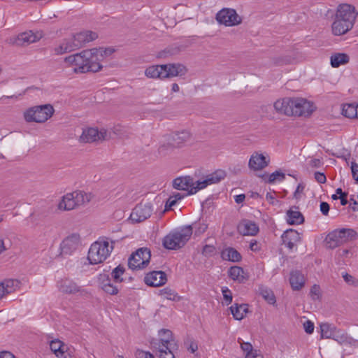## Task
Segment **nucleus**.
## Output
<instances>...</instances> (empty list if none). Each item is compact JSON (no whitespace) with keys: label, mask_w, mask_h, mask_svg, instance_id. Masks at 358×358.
I'll return each mask as SVG.
<instances>
[{"label":"nucleus","mask_w":358,"mask_h":358,"mask_svg":"<svg viewBox=\"0 0 358 358\" xmlns=\"http://www.w3.org/2000/svg\"><path fill=\"white\" fill-rule=\"evenodd\" d=\"M292 106V98L284 97L277 99L273 103V108L275 111L280 115H284L286 116H292L293 110Z\"/></svg>","instance_id":"19"},{"label":"nucleus","mask_w":358,"mask_h":358,"mask_svg":"<svg viewBox=\"0 0 358 358\" xmlns=\"http://www.w3.org/2000/svg\"><path fill=\"white\" fill-rule=\"evenodd\" d=\"M136 358H155L154 355L150 352L142 350H137L136 352Z\"/></svg>","instance_id":"53"},{"label":"nucleus","mask_w":358,"mask_h":358,"mask_svg":"<svg viewBox=\"0 0 358 358\" xmlns=\"http://www.w3.org/2000/svg\"><path fill=\"white\" fill-rule=\"evenodd\" d=\"M315 178L318 182L322 184L324 183L327 180L325 175L320 172H316L315 173Z\"/></svg>","instance_id":"56"},{"label":"nucleus","mask_w":358,"mask_h":358,"mask_svg":"<svg viewBox=\"0 0 358 358\" xmlns=\"http://www.w3.org/2000/svg\"><path fill=\"white\" fill-rule=\"evenodd\" d=\"M54 113L55 109L51 104H44L28 108L24 112L23 116L27 122L44 123Z\"/></svg>","instance_id":"6"},{"label":"nucleus","mask_w":358,"mask_h":358,"mask_svg":"<svg viewBox=\"0 0 358 358\" xmlns=\"http://www.w3.org/2000/svg\"><path fill=\"white\" fill-rule=\"evenodd\" d=\"M41 38V34H35L32 31H29L21 33L17 36L10 37L6 40V42L10 45L26 46L38 41Z\"/></svg>","instance_id":"12"},{"label":"nucleus","mask_w":358,"mask_h":358,"mask_svg":"<svg viewBox=\"0 0 358 358\" xmlns=\"http://www.w3.org/2000/svg\"><path fill=\"white\" fill-rule=\"evenodd\" d=\"M218 23L227 27H233L242 22V17L232 8H222L216 15Z\"/></svg>","instance_id":"9"},{"label":"nucleus","mask_w":358,"mask_h":358,"mask_svg":"<svg viewBox=\"0 0 358 358\" xmlns=\"http://www.w3.org/2000/svg\"><path fill=\"white\" fill-rule=\"evenodd\" d=\"M192 234L190 225L185 226L180 230L170 233L163 240V245L169 250H178L183 247Z\"/></svg>","instance_id":"5"},{"label":"nucleus","mask_w":358,"mask_h":358,"mask_svg":"<svg viewBox=\"0 0 358 358\" xmlns=\"http://www.w3.org/2000/svg\"><path fill=\"white\" fill-rule=\"evenodd\" d=\"M159 295L164 299L173 301H180L182 299V296H178L173 289L169 287L159 290Z\"/></svg>","instance_id":"39"},{"label":"nucleus","mask_w":358,"mask_h":358,"mask_svg":"<svg viewBox=\"0 0 358 358\" xmlns=\"http://www.w3.org/2000/svg\"><path fill=\"white\" fill-rule=\"evenodd\" d=\"M320 210L324 215H327L329 211V205L327 202L320 203Z\"/></svg>","instance_id":"57"},{"label":"nucleus","mask_w":358,"mask_h":358,"mask_svg":"<svg viewBox=\"0 0 358 358\" xmlns=\"http://www.w3.org/2000/svg\"><path fill=\"white\" fill-rule=\"evenodd\" d=\"M287 222L290 225L301 224L304 222L303 215L299 210L298 207L293 206L287 210Z\"/></svg>","instance_id":"30"},{"label":"nucleus","mask_w":358,"mask_h":358,"mask_svg":"<svg viewBox=\"0 0 358 358\" xmlns=\"http://www.w3.org/2000/svg\"><path fill=\"white\" fill-rule=\"evenodd\" d=\"M238 230L243 236H255L259 231V227L255 222L245 220L238 224Z\"/></svg>","instance_id":"27"},{"label":"nucleus","mask_w":358,"mask_h":358,"mask_svg":"<svg viewBox=\"0 0 358 358\" xmlns=\"http://www.w3.org/2000/svg\"><path fill=\"white\" fill-rule=\"evenodd\" d=\"M321 337L322 338H333L338 340L339 338V331L336 328L328 323H323L320 325Z\"/></svg>","instance_id":"33"},{"label":"nucleus","mask_w":358,"mask_h":358,"mask_svg":"<svg viewBox=\"0 0 358 358\" xmlns=\"http://www.w3.org/2000/svg\"><path fill=\"white\" fill-rule=\"evenodd\" d=\"M350 168L353 178L358 182V164L352 162Z\"/></svg>","instance_id":"55"},{"label":"nucleus","mask_w":358,"mask_h":358,"mask_svg":"<svg viewBox=\"0 0 358 358\" xmlns=\"http://www.w3.org/2000/svg\"><path fill=\"white\" fill-rule=\"evenodd\" d=\"M94 195L91 192H87L83 190H76L72 192L66 193L57 203V209L60 211H70L85 206L89 203Z\"/></svg>","instance_id":"3"},{"label":"nucleus","mask_w":358,"mask_h":358,"mask_svg":"<svg viewBox=\"0 0 358 358\" xmlns=\"http://www.w3.org/2000/svg\"><path fill=\"white\" fill-rule=\"evenodd\" d=\"M80 243V236L78 234H72L66 237L60 244V255H71Z\"/></svg>","instance_id":"15"},{"label":"nucleus","mask_w":358,"mask_h":358,"mask_svg":"<svg viewBox=\"0 0 358 358\" xmlns=\"http://www.w3.org/2000/svg\"><path fill=\"white\" fill-rule=\"evenodd\" d=\"M20 287L17 280L7 279L0 282V300L8 294L16 291Z\"/></svg>","instance_id":"28"},{"label":"nucleus","mask_w":358,"mask_h":358,"mask_svg":"<svg viewBox=\"0 0 358 358\" xmlns=\"http://www.w3.org/2000/svg\"><path fill=\"white\" fill-rule=\"evenodd\" d=\"M250 249L252 251L257 252V251H259L260 250V247H259V243L256 241H251L250 242Z\"/></svg>","instance_id":"61"},{"label":"nucleus","mask_w":358,"mask_h":358,"mask_svg":"<svg viewBox=\"0 0 358 358\" xmlns=\"http://www.w3.org/2000/svg\"><path fill=\"white\" fill-rule=\"evenodd\" d=\"M90 50L92 53L94 62L99 64H101V62L103 61L104 58L111 55L114 52V49L111 48L99 49L93 48Z\"/></svg>","instance_id":"35"},{"label":"nucleus","mask_w":358,"mask_h":358,"mask_svg":"<svg viewBox=\"0 0 358 358\" xmlns=\"http://www.w3.org/2000/svg\"><path fill=\"white\" fill-rule=\"evenodd\" d=\"M173 347L168 348V349H162L159 348V350H157L159 352V358H176L174 353H173Z\"/></svg>","instance_id":"46"},{"label":"nucleus","mask_w":358,"mask_h":358,"mask_svg":"<svg viewBox=\"0 0 358 358\" xmlns=\"http://www.w3.org/2000/svg\"><path fill=\"white\" fill-rule=\"evenodd\" d=\"M357 235V234L354 229L343 228L334 230L328 234L324 241L327 248L334 249L355 240Z\"/></svg>","instance_id":"7"},{"label":"nucleus","mask_w":358,"mask_h":358,"mask_svg":"<svg viewBox=\"0 0 358 358\" xmlns=\"http://www.w3.org/2000/svg\"><path fill=\"white\" fill-rule=\"evenodd\" d=\"M215 248L211 245H206L202 250V255L205 257H210L215 255Z\"/></svg>","instance_id":"49"},{"label":"nucleus","mask_w":358,"mask_h":358,"mask_svg":"<svg viewBox=\"0 0 358 358\" xmlns=\"http://www.w3.org/2000/svg\"><path fill=\"white\" fill-rule=\"evenodd\" d=\"M0 358H15V357L9 351H2L0 352Z\"/></svg>","instance_id":"62"},{"label":"nucleus","mask_w":358,"mask_h":358,"mask_svg":"<svg viewBox=\"0 0 358 358\" xmlns=\"http://www.w3.org/2000/svg\"><path fill=\"white\" fill-rule=\"evenodd\" d=\"M187 350L190 352L194 353L198 350L197 343L194 341H190L187 347Z\"/></svg>","instance_id":"59"},{"label":"nucleus","mask_w":358,"mask_h":358,"mask_svg":"<svg viewBox=\"0 0 358 358\" xmlns=\"http://www.w3.org/2000/svg\"><path fill=\"white\" fill-rule=\"evenodd\" d=\"M159 338H152L150 344L153 349L159 350L168 349V348L176 346L171 331L162 329L158 332Z\"/></svg>","instance_id":"11"},{"label":"nucleus","mask_w":358,"mask_h":358,"mask_svg":"<svg viewBox=\"0 0 358 358\" xmlns=\"http://www.w3.org/2000/svg\"><path fill=\"white\" fill-rule=\"evenodd\" d=\"M299 56H296L295 57L292 55H282L277 57L274 59V62L277 65H285L291 64L294 62L296 59H299Z\"/></svg>","instance_id":"42"},{"label":"nucleus","mask_w":358,"mask_h":358,"mask_svg":"<svg viewBox=\"0 0 358 358\" xmlns=\"http://www.w3.org/2000/svg\"><path fill=\"white\" fill-rule=\"evenodd\" d=\"M309 164L311 167H320L322 162L319 159H313L310 161Z\"/></svg>","instance_id":"63"},{"label":"nucleus","mask_w":358,"mask_h":358,"mask_svg":"<svg viewBox=\"0 0 358 358\" xmlns=\"http://www.w3.org/2000/svg\"><path fill=\"white\" fill-rule=\"evenodd\" d=\"M196 181L189 176L178 177L173 180V187L178 190L187 191V194H194L196 192H192L193 188H195Z\"/></svg>","instance_id":"18"},{"label":"nucleus","mask_w":358,"mask_h":358,"mask_svg":"<svg viewBox=\"0 0 358 358\" xmlns=\"http://www.w3.org/2000/svg\"><path fill=\"white\" fill-rule=\"evenodd\" d=\"M354 24L349 22L343 21L340 18H338L336 16H335V20L331 25L332 33L335 36H341L351 30Z\"/></svg>","instance_id":"26"},{"label":"nucleus","mask_w":358,"mask_h":358,"mask_svg":"<svg viewBox=\"0 0 358 358\" xmlns=\"http://www.w3.org/2000/svg\"><path fill=\"white\" fill-rule=\"evenodd\" d=\"M109 138L108 131L105 129L99 130L95 127L83 129L80 141L82 143L102 142Z\"/></svg>","instance_id":"10"},{"label":"nucleus","mask_w":358,"mask_h":358,"mask_svg":"<svg viewBox=\"0 0 358 358\" xmlns=\"http://www.w3.org/2000/svg\"><path fill=\"white\" fill-rule=\"evenodd\" d=\"M269 163L268 159L263 154L259 152H254L248 162V166L250 170L254 171H261L266 168Z\"/></svg>","instance_id":"20"},{"label":"nucleus","mask_w":358,"mask_h":358,"mask_svg":"<svg viewBox=\"0 0 358 358\" xmlns=\"http://www.w3.org/2000/svg\"><path fill=\"white\" fill-rule=\"evenodd\" d=\"M342 114L349 118L357 117V106L354 104H345L342 108Z\"/></svg>","instance_id":"41"},{"label":"nucleus","mask_w":358,"mask_h":358,"mask_svg":"<svg viewBox=\"0 0 358 358\" xmlns=\"http://www.w3.org/2000/svg\"><path fill=\"white\" fill-rule=\"evenodd\" d=\"M244 271L241 267L234 266H231L229 270V277L238 282H244L247 278L244 275Z\"/></svg>","instance_id":"37"},{"label":"nucleus","mask_w":358,"mask_h":358,"mask_svg":"<svg viewBox=\"0 0 358 358\" xmlns=\"http://www.w3.org/2000/svg\"><path fill=\"white\" fill-rule=\"evenodd\" d=\"M50 348L57 358H72L67 352L68 347L59 339L51 341Z\"/></svg>","instance_id":"25"},{"label":"nucleus","mask_w":358,"mask_h":358,"mask_svg":"<svg viewBox=\"0 0 358 358\" xmlns=\"http://www.w3.org/2000/svg\"><path fill=\"white\" fill-rule=\"evenodd\" d=\"M64 62L67 67L73 69L75 73H86L99 72L103 68L101 64L96 63L90 50H85L79 53L66 57Z\"/></svg>","instance_id":"1"},{"label":"nucleus","mask_w":358,"mask_h":358,"mask_svg":"<svg viewBox=\"0 0 358 358\" xmlns=\"http://www.w3.org/2000/svg\"><path fill=\"white\" fill-rule=\"evenodd\" d=\"M263 296L270 303H274L275 302V296L272 292L270 294L268 293L267 295L263 294Z\"/></svg>","instance_id":"64"},{"label":"nucleus","mask_w":358,"mask_h":358,"mask_svg":"<svg viewBox=\"0 0 358 358\" xmlns=\"http://www.w3.org/2000/svg\"><path fill=\"white\" fill-rule=\"evenodd\" d=\"M343 278L348 285L354 286L358 285V280L355 279L352 275L345 273L343 274Z\"/></svg>","instance_id":"51"},{"label":"nucleus","mask_w":358,"mask_h":358,"mask_svg":"<svg viewBox=\"0 0 358 358\" xmlns=\"http://www.w3.org/2000/svg\"><path fill=\"white\" fill-rule=\"evenodd\" d=\"M174 145L170 143L162 144L158 148V153L160 156L165 157L173 152Z\"/></svg>","instance_id":"44"},{"label":"nucleus","mask_w":358,"mask_h":358,"mask_svg":"<svg viewBox=\"0 0 358 358\" xmlns=\"http://www.w3.org/2000/svg\"><path fill=\"white\" fill-rule=\"evenodd\" d=\"M153 211V208L150 203H141L132 210L130 215V220L133 222H141L148 219Z\"/></svg>","instance_id":"13"},{"label":"nucleus","mask_w":358,"mask_h":358,"mask_svg":"<svg viewBox=\"0 0 358 358\" xmlns=\"http://www.w3.org/2000/svg\"><path fill=\"white\" fill-rule=\"evenodd\" d=\"M165 67L164 64L149 66L145 70V76L151 79L164 80V69Z\"/></svg>","instance_id":"31"},{"label":"nucleus","mask_w":358,"mask_h":358,"mask_svg":"<svg viewBox=\"0 0 358 358\" xmlns=\"http://www.w3.org/2000/svg\"><path fill=\"white\" fill-rule=\"evenodd\" d=\"M285 178V174L279 171H275L271 173L268 178L269 182H273L277 180H282Z\"/></svg>","instance_id":"52"},{"label":"nucleus","mask_w":358,"mask_h":358,"mask_svg":"<svg viewBox=\"0 0 358 358\" xmlns=\"http://www.w3.org/2000/svg\"><path fill=\"white\" fill-rule=\"evenodd\" d=\"M289 282L294 290H300L305 284L304 276L299 271H292L290 273Z\"/></svg>","instance_id":"34"},{"label":"nucleus","mask_w":358,"mask_h":358,"mask_svg":"<svg viewBox=\"0 0 358 358\" xmlns=\"http://www.w3.org/2000/svg\"><path fill=\"white\" fill-rule=\"evenodd\" d=\"M115 243V241L107 237L99 238L90 248L87 255L90 263L98 264L103 262L110 255Z\"/></svg>","instance_id":"4"},{"label":"nucleus","mask_w":358,"mask_h":358,"mask_svg":"<svg viewBox=\"0 0 358 358\" xmlns=\"http://www.w3.org/2000/svg\"><path fill=\"white\" fill-rule=\"evenodd\" d=\"M231 313L235 320H241L246 315L248 311V305L235 303L230 307Z\"/></svg>","instance_id":"36"},{"label":"nucleus","mask_w":358,"mask_h":358,"mask_svg":"<svg viewBox=\"0 0 358 358\" xmlns=\"http://www.w3.org/2000/svg\"><path fill=\"white\" fill-rule=\"evenodd\" d=\"M59 292L65 294H75L83 291L80 286H78L73 280L66 278L58 282Z\"/></svg>","instance_id":"22"},{"label":"nucleus","mask_w":358,"mask_h":358,"mask_svg":"<svg viewBox=\"0 0 358 358\" xmlns=\"http://www.w3.org/2000/svg\"><path fill=\"white\" fill-rule=\"evenodd\" d=\"M184 196L185 194H182L180 193L173 194L171 196H170L166 203V209L170 208L172 206H175L177 201L183 199Z\"/></svg>","instance_id":"45"},{"label":"nucleus","mask_w":358,"mask_h":358,"mask_svg":"<svg viewBox=\"0 0 358 358\" xmlns=\"http://www.w3.org/2000/svg\"><path fill=\"white\" fill-rule=\"evenodd\" d=\"M99 280L101 288L106 293L111 295H116L118 293V288L111 283L110 279L108 278V275L105 273L100 274L99 276Z\"/></svg>","instance_id":"29"},{"label":"nucleus","mask_w":358,"mask_h":358,"mask_svg":"<svg viewBox=\"0 0 358 358\" xmlns=\"http://www.w3.org/2000/svg\"><path fill=\"white\" fill-rule=\"evenodd\" d=\"M150 250L147 248H141L129 258L128 266L132 270L144 268L150 263Z\"/></svg>","instance_id":"8"},{"label":"nucleus","mask_w":358,"mask_h":358,"mask_svg":"<svg viewBox=\"0 0 358 358\" xmlns=\"http://www.w3.org/2000/svg\"><path fill=\"white\" fill-rule=\"evenodd\" d=\"M283 244L289 250H292L296 245L300 242L301 236L297 231L289 229L286 230L282 235Z\"/></svg>","instance_id":"24"},{"label":"nucleus","mask_w":358,"mask_h":358,"mask_svg":"<svg viewBox=\"0 0 358 358\" xmlns=\"http://www.w3.org/2000/svg\"><path fill=\"white\" fill-rule=\"evenodd\" d=\"M223 299L226 302L227 305H229L232 301V294L231 291L227 287H222V289Z\"/></svg>","instance_id":"50"},{"label":"nucleus","mask_w":358,"mask_h":358,"mask_svg":"<svg viewBox=\"0 0 358 358\" xmlns=\"http://www.w3.org/2000/svg\"><path fill=\"white\" fill-rule=\"evenodd\" d=\"M303 329L307 334H312L314 331V324L310 320H306L303 323Z\"/></svg>","instance_id":"54"},{"label":"nucleus","mask_w":358,"mask_h":358,"mask_svg":"<svg viewBox=\"0 0 358 358\" xmlns=\"http://www.w3.org/2000/svg\"><path fill=\"white\" fill-rule=\"evenodd\" d=\"M245 358H262V356L255 349L248 355H245Z\"/></svg>","instance_id":"60"},{"label":"nucleus","mask_w":358,"mask_h":358,"mask_svg":"<svg viewBox=\"0 0 358 358\" xmlns=\"http://www.w3.org/2000/svg\"><path fill=\"white\" fill-rule=\"evenodd\" d=\"M304 189V186L302 184H299L296 189L295 190L294 193V196L296 199H299L301 197V194H302L303 191Z\"/></svg>","instance_id":"58"},{"label":"nucleus","mask_w":358,"mask_h":358,"mask_svg":"<svg viewBox=\"0 0 358 358\" xmlns=\"http://www.w3.org/2000/svg\"><path fill=\"white\" fill-rule=\"evenodd\" d=\"M357 15L358 13L354 6L343 3L337 7L335 16L343 21L349 22L355 24Z\"/></svg>","instance_id":"16"},{"label":"nucleus","mask_w":358,"mask_h":358,"mask_svg":"<svg viewBox=\"0 0 358 358\" xmlns=\"http://www.w3.org/2000/svg\"><path fill=\"white\" fill-rule=\"evenodd\" d=\"M124 267L122 265L117 266L111 272V276L115 282H121L123 281L122 275L124 273Z\"/></svg>","instance_id":"43"},{"label":"nucleus","mask_w":358,"mask_h":358,"mask_svg":"<svg viewBox=\"0 0 358 358\" xmlns=\"http://www.w3.org/2000/svg\"><path fill=\"white\" fill-rule=\"evenodd\" d=\"M350 62V56L344 52H334L330 56V64L333 68H338Z\"/></svg>","instance_id":"32"},{"label":"nucleus","mask_w":358,"mask_h":358,"mask_svg":"<svg viewBox=\"0 0 358 358\" xmlns=\"http://www.w3.org/2000/svg\"><path fill=\"white\" fill-rule=\"evenodd\" d=\"M310 295L313 300H318L321 296V291L319 285H314L310 291Z\"/></svg>","instance_id":"48"},{"label":"nucleus","mask_w":358,"mask_h":358,"mask_svg":"<svg viewBox=\"0 0 358 358\" xmlns=\"http://www.w3.org/2000/svg\"><path fill=\"white\" fill-rule=\"evenodd\" d=\"M164 65L166 66L164 69V79L184 76L187 71L186 67L181 64H167Z\"/></svg>","instance_id":"23"},{"label":"nucleus","mask_w":358,"mask_h":358,"mask_svg":"<svg viewBox=\"0 0 358 358\" xmlns=\"http://www.w3.org/2000/svg\"><path fill=\"white\" fill-rule=\"evenodd\" d=\"M226 174L224 171L218 170L215 172L206 176L205 179L196 180V185L193 188L192 192H197L198 191L204 189L209 185L216 184L224 178Z\"/></svg>","instance_id":"17"},{"label":"nucleus","mask_w":358,"mask_h":358,"mask_svg":"<svg viewBox=\"0 0 358 358\" xmlns=\"http://www.w3.org/2000/svg\"><path fill=\"white\" fill-rule=\"evenodd\" d=\"M144 281L149 286L159 287L166 282L167 278L163 271H152L145 276Z\"/></svg>","instance_id":"21"},{"label":"nucleus","mask_w":358,"mask_h":358,"mask_svg":"<svg viewBox=\"0 0 358 358\" xmlns=\"http://www.w3.org/2000/svg\"><path fill=\"white\" fill-rule=\"evenodd\" d=\"M172 140L178 145L180 146L183 143L188 142L191 140L192 134L187 130L178 131L172 135Z\"/></svg>","instance_id":"38"},{"label":"nucleus","mask_w":358,"mask_h":358,"mask_svg":"<svg viewBox=\"0 0 358 358\" xmlns=\"http://www.w3.org/2000/svg\"><path fill=\"white\" fill-rule=\"evenodd\" d=\"M292 116H308L314 110L313 104L303 98H292Z\"/></svg>","instance_id":"14"},{"label":"nucleus","mask_w":358,"mask_h":358,"mask_svg":"<svg viewBox=\"0 0 358 358\" xmlns=\"http://www.w3.org/2000/svg\"><path fill=\"white\" fill-rule=\"evenodd\" d=\"M238 343L240 344V347L245 356V355H248L255 349L252 344L249 342H244L241 338H238Z\"/></svg>","instance_id":"47"},{"label":"nucleus","mask_w":358,"mask_h":358,"mask_svg":"<svg viewBox=\"0 0 358 358\" xmlns=\"http://www.w3.org/2000/svg\"><path fill=\"white\" fill-rule=\"evenodd\" d=\"M98 37L96 33L92 31H84L63 38L53 49L55 55L69 53L84 46L87 43L95 40Z\"/></svg>","instance_id":"2"},{"label":"nucleus","mask_w":358,"mask_h":358,"mask_svg":"<svg viewBox=\"0 0 358 358\" xmlns=\"http://www.w3.org/2000/svg\"><path fill=\"white\" fill-rule=\"evenodd\" d=\"M223 259L236 262L241 259V254L233 248H228L222 252Z\"/></svg>","instance_id":"40"}]
</instances>
